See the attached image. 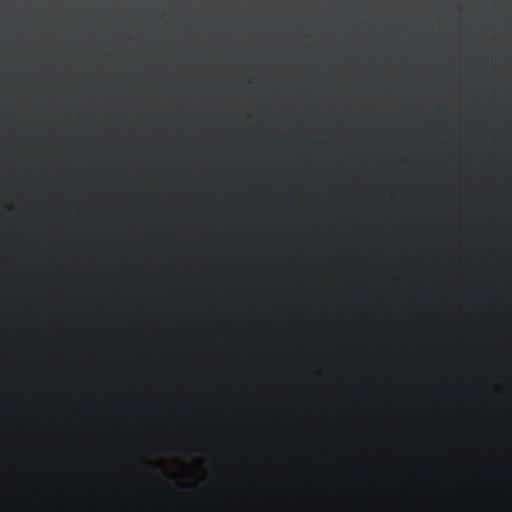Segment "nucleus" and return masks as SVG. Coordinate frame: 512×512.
Wrapping results in <instances>:
<instances>
[{
  "label": "nucleus",
  "instance_id": "obj_1",
  "mask_svg": "<svg viewBox=\"0 0 512 512\" xmlns=\"http://www.w3.org/2000/svg\"><path fill=\"white\" fill-rule=\"evenodd\" d=\"M489 194L492 195V196H497V197L504 196V193H503L502 189H500V188H496V189L491 190Z\"/></svg>",
  "mask_w": 512,
  "mask_h": 512
},
{
  "label": "nucleus",
  "instance_id": "obj_2",
  "mask_svg": "<svg viewBox=\"0 0 512 512\" xmlns=\"http://www.w3.org/2000/svg\"><path fill=\"white\" fill-rule=\"evenodd\" d=\"M281 198L284 200V201H289L292 196L290 194H282L281 195Z\"/></svg>",
  "mask_w": 512,
  "mask_h": 512
},
{
  "label": "nucleus",
  "instance_id": "obj_3",
  "mask_svg": "<svg viewBox=\"0 0 512 512\" xmlns=\"http://www.w3.org/2000/svg\"><path fill=\"white\" fill-rule=\"evenodd\" d=\"M399 195L398 191H394L393 196L397 197Z\"/></svg>",
  "mask_w": 512,
  "mask_h": 512
},
{
  "label": "nucleus",
  "instance_id": "obj_4",
  "mask_svg": "<svg viewBox=\"0 0 512 512\" xmlns=\"http://www.w3.org/2000/svg\"><path fill=\"white\" fill-rule=\"evenodd\" d=\"M313 198H318V194H313Z\"/></svg>",
  "mask_w": 512,
  "mask_h": 512
}]
</instances>
